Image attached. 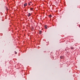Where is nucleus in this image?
I'll return each instance as SVG.
<instances>
[{
    "mask_svg": "<svg viewBox=\"0 0 80 80\" xmlns=\"http://www.w3.org/2000/svg\"><path fill=\"white\" fill-rule=\"evenodd\" d=\"M28 17H30V16H31V14L30 13H29L27 15Z\"/></svg>",
    "mask_w": 80,
    "mask_h": 80,
    "instance_id": "obj_1",
    "label": "nucleus"
},
{
    "mask_svg": "<svg viewBox=\"0 0 80 80\" xmlns=\"http://www.w3.org/2000/svg\"><path fill=\"white\" fill-rule=\"evenodd\" d=\"M27 3H26L25 4H24V7H26V6H27Z\"/></svg>",
    "mask_w": 80,
    "mask_h": 80,
    "instance_id": "obj_2",
    "label": "nucleus"
},
{
    "mask_svg": "<svg viewBox=\"0 0 80 80\" xmlns=\"http://www.w3.org/2000/svg\"><path fill=\"white\" fill-rule=\"evenodd\" d=\"M45 29H47V26L46 25H45Z\"/></svg>",
    "mask_w": 80,
    "mask_h": 80,
    "instance_id": "obj_3",
    "label": "nucleus"
},
{
    "mask_svg": "<svg viewBox=\"0 0 80 80\" xmlns=\"http://www.w3.org/2000/svg\"><path fill=\"white\" fill-rule=\"evenodd\" d=\"M63 56H61L60 57V58H61V59H63Z\"/></svg>",
    "mask_w": 80,
    "mask_h": 80,
    "instance_id": "obj_4",
    "label": "nucleus"
},
{
    "mask_svg": "<svg viewBox=\"0 0 80 80\" xmlns=\"http://www.w3.org/2000/svg\"><path fill=\"white\" fill-rule=\"evenodd\" d=\"M42 31H39V33H40V34H42Z\"/></svg>",
    "mask_w": 80,
    "mask_h": 80,
    "instance_id": "obj_5",
    "label": "nucleus"
},
{
    "mask_svg": "<svg viewBox=\"0 0 80 80\" xmlns=\"http://www.w3.org/2000/svg\"><path fill=\"white\" fill-rule=\"evenodd\" d=\"M30 10H33V8H30Z\"/></svg>",
    "mask_w": 80,
    "mask_h": 80,
    "instance_id": "obj_6",
    "label": "nucleus"
},
{
    "mask_svg": "<svg viewBox=\"0 0 80 80\" xmlns=\"http://www.w3.org/2000/svg\"><path fill=\"white\" fill-rule=\"evenodd\" d=\"M5 8H6V10H8V8H7V7H5Z\"/></svg>",
    "mask_w": 80,
    "mask_h": 80,
    "instance_id": "obj_7",
    "label": "nucleus"
},
{
    "mask_svg": "<svg viewBox=\"0 0 80 80\" xmlns=\"http://www.w3.org/2000/svg\"><path fill=\"white\" fill-rule=\"evenodd\" d=\"M71 49H73V48L71 47Z\"/></svg>",
    "mask_w": 80,
    "mask_h": 80,
    "instance_id": "obj_8",
    "label": "nucleus"
},
{
    "mask_svg": "<svg viewBox=\"0 0 80 80\" xmlns=\"http://www.w3.org/2000/svg\"><path fill=\"white\" fill-rule=\"evenodd\" d=\"M49 17H52V16L51 15H49Z\"/></svg>",
    "mask_w": 80,
    "mask_h": 80,
    "instance_id": "obj_9",
    "label": "nucleus"
},
{
    "mask_svg": "<svg viewBox=\"0 0 80 80\" xmlns=\"http://www.w3.org/2000/svg\"><path fill=\"white\" fill-rule=\"evenodd\" d=\"M15 54H17V52H15Z\"/></svg>",
    "mask_w": 80,
    "mask_h": 80,
    "instance_id": "obj_10",
    "label": "nucleus"
},
{
    "mask_svg": "<svg viewBox=\"0 0 80 80\" xmlns=\"http://www.w3.org/2000/svg\"><path fill=\"white\" fill-rule=\"evenodd\" d=\"M28 5L29 6L30 5V3H28Z\"/></svg>",
    "mask_w": 80,
    "mask_h": 80,
    "instance_id": "obj_11",
    "label": "nucleus"
},
{
    "mask_svg": "<svg viewBox=\"0 0 80 80\" xmlns=\"http://www.w3.org/2000/svg\"><path fill=\"white\" fill-rule=\"evenodd\" d=\"M79 27H80V26H79Z\"/></svg>",
    "mask_w": 80,
    "mask_h": 80,
    "instance_id": "obj_12",
    "label": "nucleus"
}]
</instances>
